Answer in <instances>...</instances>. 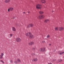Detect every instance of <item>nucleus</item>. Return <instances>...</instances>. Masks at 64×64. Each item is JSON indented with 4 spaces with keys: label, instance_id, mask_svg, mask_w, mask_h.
<instances>
[{
    "label": "nucleus",
    "instance_id": "obj_1",
    "mask_svg": "<svg viewBox=\"0 0 64 64\" xmlns=\"http://www.w3.org/2000/svg\"><path fill=\"white\" fill-rule=\"evenodd\" d=\"M36 8L37 9H41V5L40 4H38L36 5Z\"/></svg>",
    "mask_w": 64,
    "mask_h": 64
},
{
    "label": "nucleus",
    "instance_id": "obj_2",
    "mask_svg": "<svg viewBox=\"0 0 64 64\" xmlns=\"http://www.w3.org/2000/svg\"><path fill=\"white\" fill-rule=\"evenodd\" d=\"M33 24H29L27 26V28H29V27H32L33 26Z\"/></svg>",
    "mask_w": 64,
    "mask_h": 64
},
{
    "label": "nucleus",
    "instance_id": "obj_3",
    "mask_svg": "<svg viewBox=\"0 0 64 64\" xmlns=\"http://www.w3.org/2000/svg\"><path fill=\"white\" fill-rule=\"evenodd\" d=\"M21 41V39L19 38H18L16 39L17 42H20Z\"/></svg>",
    "mask_w": 64,
    "mask_h": 64
},
{
    "label": "nucleus",
    "instance_id": "obj_4",
    "mask_svg": "<svg viewBox=\"0 0 64 64\" xmlns=\"http://www.w3.org/2000/svg\"><path fill=\"white\" fill-rule=\"evenodd\" d=\"M60 31H63L64 30V28L63 27H60L59 28Z\"/></svg>",
    "mask_w": 64,
    "mask_h": 64
},
{
    "label": "nucleus",
    "instance_id": "obj_5",
    "mask_svg": "<svg viewBox=\"0 0 64 64\" xmlns=\"http://www.w3.org/2000/svg\"><path fill=\"white\" fill-rule=\"evenodd\" d=\"M30 38H33L34 37V36L31 34H30Z\"/></svg>",
    "mask_w": 64,
    "mask_h": 64
},
{
    "label": "nucleus",
    "instance_id": "obj_6",
    "mask_svg": "<svg viewBox=\"0 0 64 64\" xmlns=\"http://www.w3.org/2000/svg\"><path fill=\"white\" fill-rule=\"evenodd\" d=\"M10 2V0H5V3H9Z\"/></svg>",
    "mask_w": 64,
    "mask_h": 64
},
{
    "label": "nucleus",
    "instance_id": "obj_7",
    "mask_svg": "<svg viewBox=\"0 0 64 64\" xmlns=\"http://www.w3.org/2000/svg\"><path fill=\"white\" fill-rule=\"evenodd\" d=\"M40 2L41 3H45V0H40Z\"/></svg>",
    "mask_w": 64,
    "mask_h": 64
},
{
    "label": "nucleus",
    "instance_id": "obj_8",
    "mask_svg": "<svg viewBox=\"0 0 64 64\" xmlns=\"http://www.w3.org/2000/svg\"><path fill=\"white\" fill-rule=\"evenodd\" d=\"M34 44V42H29L28 43V44L30 45H32V44Z\"/></svg>",
    "mask_w": 64,
    "mask_h": 64
},
{
    "label": "nucleus",
    "instance_id": "obj_9",
    "mask_svg": "<svg viewBox=\"0 0 64 64\" xmlns=\"http://www.w3.org/2000/svg\"><path fill=\"white\" fill-rule=\"evenodd\" d=\"M12 30L13 31H15L16 30V29L14 27H12Z\"/></svg>",
    "mask_w": 64,
    "mask_h": 64
},
{
    "label": "nucleus",
    "instance_id": "obj_10",
    "mask_svg": "<svg viewBox=\"0 0 64 64\" xmlns=\"http://www.w3.org/2000/svg\"><path fill=\"white\" fill-rule=\"evenodd\" d=\"M30 34L31 33L30 32L27 33L26 34V36H30Z\"/></svg>",
    "mask_w": 64,
    "mask_h": 64
},
{
    "label": "nucleus",
    "instance_id": "obj_11",
    "mask_svg": "<svg viewBox=\"0 0 64 64\" xmlns=\"http://www.w3.org/2000/svg\"><path fill=\"white\" fill-rule=\"evenodd\" d=\"M17 61L18 63H21V60L19 59H18L17 60Z\"/></svg>",
    "mask_w": 64,
    "mask_h": 64
},
{
    "label": "nucleus",
    "instance_id": "obj_12",
    "mask_svg": "<svg viewBox=\"0 0 64 64\" xmlns=\"http://www.w3.org/2000/svg\"><path fill=\"white\" fill-rule=\"evenodd\" d=\"M40 18H44V15H42L41 16H39Z\"/></svg>",
    "mask_w": 64,
    "mask_h": 64
},
{
    "label": "nucleus",
    "instance_id": "obj_13",
    "mask_svg": "<svg viewBox=\"0 0 64 64\" xmlns=\"http://www.w3.org/2000/svg\"><path fill=\"white\" fill-rule=\"evenodd\" d=\"M37 58H34L32 60L33 61H37Z\"/></svg>",
    "mask_w": 64,
    "mask_h": 64
},
{
    "label": "nucleus",
    "instance_id": "obj_14",
    "mask_svg": "<svg viewBox=\"0 0 64 64\" xmlns=\"http://www.w3.org/2000/svg\"><path fill=\"white\" fill-rule=\"evenodd\" d=\"M49 20L48 19L44 21L45 22H49Z\"/></svg>",
    "mask_w": 64,
    "mask_h": 64
},
{
    "label": "nucleus",
    "instance_id": "obj_15",
    "mask_svg": "<svg viewBox=\"0 0 64 64\" xmlns=\"http://www.w3.org/2000/svg\"><path fill=\"white\" fill-rule=\"evenodd\" d=\"M40 14H43L44 12L42 11H40L39 12Z\"/></svg>",
    "mask_w": 64,
    "mask_h": 64
},
{
    "label": "nucleus",
    "instance_id": "obj_16",
    "mask_svg": "<svg viewBox=\"0 0 64 64\" xmlns=\"http://www.w3.org/2000/svg\"><path fill=\"white\" fill-rule=\"evenodd\" d=\"M45 50V48H42V51H44Z\"/></svg>",
    "mask_w": 64,
    "mask_h": 64
},
{
    "label": "nucleus",
    "instance_id": "obj_17",
    "mask_svg": "<svg viewBox=\"0 0 64 64\" xmlns=\"http://www.w3.org/2000/svg\"><path fill=\"white\" fill-rule=\"evenodd\" d=\"M10 11H13V8H10Z\"/></svg>",
    "mask_w": 64,
    "mask_h": 64
},
{
    "label": "nucleus",
    "instance_id": "obj_18",
    "mask_svg": "<svg viewBox=\"0 0 64 64\" xmlns=\"http://www.w3.org/2000/svg\"><path fill=\"white\" fill-rule=\"evenodd\" d=\"M0 62H2V63L3 64H4V62L2 60H1L0 61Z\"/></svg>",
    "mask_w": 64,
    "mask_h": 64
},
{
    "label": "nucleus",
    "instance_id": "obj_19",
    "mask_svg": "<svg viewBox=\"0 0 64 64\" xmlns=\"http://www.w3.org/2000/svg\"><path fill=\"white\" fill-rule=\"evenodd\" d=\"M58 62H61L62 61V60L60 59H59L58 60Z\"/></svg>",
    "mask_w": 64,
    "mask_h": 64
},
{
    "label": "nucleus",
    "instance_id": "obj_20",
    "mask_svg": "<svg viewBox=\"0 0 64 64\" xmlns=\"http://www.w3.org/2000/svg\"><path fill=\"white\" fill-rule=\"evenodd\" d=\"M3 55H4V54L3 53H1L0 56L2 57H3Z\"/></svg>",
    "mask_w": 64,
    "mask_h": 64
},
{
    "label": "nucleus",
    "instance_id": "obj_21",
    "mask_svg": "<svg viewBox=\"0 0 64 64\" xmlns=\"http://www.w3.org/2000/svg\"><path fill=\"white\" fill-rule=\"evenodd\" d=\"M55 29L56 30H58V28L57 27H56L55 28Z\"/></svg>",
    "mask_w": 64,
    "mask_h": 64
},
{
    "label": "nucleus",
    "instance_id": "obj_22",
    "mask_svg": "<svg viewBox=\"0 0 64 64\" xmlns=\"http://www.w3.org/2000/svg\"><path fill=\"white\" fill-rule=\"evenodd\" d=\"M64 52H60V55H62V54H64Z\"/></svg>",
    "mask_w": 64,
    "mask_h": 64
},
{
    "label": "nucleus",
    "instance_id": "obj_23",
    "mask_svg": "<svg viewBox=\"0 0 64 64\" xmlns=\"http://www.w3.org/2000/svg\"><path fill=\"white\" fill-rule=\"evenodd\" d=\"M10 37H12V36H13V34H10Z\"/></svg>",
    "mask_w": 64,
    "mask_h": 64
},
{
    "label": "nucleus",
    "instance_id": "obj_24",
    "mask_svg": "<svg viewBox=\"0 0 64 64\" xmlns=\"http://www.w3.org/2000/svg\"><path fill=\"white\" fill-rule=\"evenodd\" d=\"M49 37H50V36H49V35H48L47 36V38H49Z\"/></svg>",
    "mask_w": 64,
    "mask_h": 64
},
{
    "label": "nucleus",
    "instance_id": "obj_25",
    "mask_svg": "<svg viewBox=\"0 0 64 64\" xmlns=\"http://www.w3.org/2000/svg\"><path fill=\"white\" fill-rule=\"evenodd\" d=\"M10 62L11 63H12L13 62V61L12 60H10Z\"/></svg>",
    "mask_w": 64,
    "mask_h": 64
},
{
    "label": "nucleus",
    "instance_id": "obj_26",
    "mask_svg": "<svg viewBox=\"0 0 64 64\" xmlns=\"http://www.w3.org/2000/svg\"><path fill=\"white\" fill-rule=\"evenodd\" d=\"M2 57L1 55L0 56V59H2Z\"/></svg>",
    "mask_w": 64,
    "mask_h": 64
},
{
    "label": "nucleus",
    "instance_id": "obj_27",
    "mask_svg": "<svg viewBox=\"0 0 64 64\" xmlns=\"http://www.w3.org/2000/svg\"><path fill=\"white\" fill-rule=\"evenodd\" d=\"M10 8H9L8 9V12H10Z\"/></svg>",
    "mask_w": 64,
    "mask_h": 64
},
{
    "label": "nucleus",
    "instance_id": "obj_28",
    "mask_svg": "<svg viewBox=\"0 0 64 64\" xmlns=\"http://www.w3.org/2000/svg\"><path fill=\"white\" fill-rule=\"evenodd\" d=\"M39 51H42V48L40 49Z\"/></svg>",
    "mask_w": 64,
    "mask_h": 64
},
{
    "label": "nucleus",
    "instance_id": "obj_29",
    "mask_svg": "<svg viewBox=\"0 0 64 64\" xmlns=\"http://www.w3.org/2000/svg\"><path fill=\"white\" fill-rule=\"evenodd\" d=\"M15 64H16V61H15L14 62Z\"/></svg>",
    "mask_w": 64,
    "mask_h": 64
},
{
    "label": "nucleus",
    "instance_id": "obj_30",
    "mask_svg": "<svg viewBox=\"0 0 64 64\" xmlns=\"http://www.w3.org/2000/svg\"><path fill=\"white\" fill-rule=\"evenodd\" d=\"M56 60H55V59H54L53 60V61H55Z\"/></svg>",
    "mask_w": 64,
    "mask_h": 64
},
{
    "label": "nucleus",
    "instance_id": "obj_31",
    "mask_svg": "<svg viewBox=\"0 0 64 64\" xmlns=\"http://www.w3.org/2000/svg\"><path fill=\"white\" fill-rule=\"evenodd\" d=\"M35 55L34 54H32V55Z\"/></svg>",
    "mask_w": 64,
    "mask_h": 64
},
{
    "label": "nucleus",
    "instance_id": "obj_32",
    "mask_svg": "<svg viewBox=\"0 0 64 64\" xmlns=\"http://www.w3.org/2000/svg\"><path fill=\"white\" fill-rule=\"evenodd\" d=\"M45 42L44 41H42V42H43V43H44Z\"/></svg>",
    "mask_w": 64,
    "mask_h": 64
},
{
    "label": "nucleus",
    "instance_id": "obj_33",
    "mask_svg": "<svg viewBox=\"0 0 64 64\" xmlns=\"http://www.w3.org/2000/svg\"><path fill=\"white\" fill-rule=\"evenodd\" d=\"M48 64H52V63H48Z\"/></svg>",
    "mask_w": 64,
    "mask_h": 64
},
{
    "label": "nucleus",
    "instance_id": "obj_34",
    "mask_svg": "<svg viewBox=\"0 0 64 64\" xmlns=\"http://www.w3.org/2000/svg\"><path fill=\"white\" fill-rule=\"evenodd\" d=\"M28 13H30V12H28Z\"/></svg>",
    "mask_w": 64,
    "mask_h": 64
},
{
    "label": "nucleus",
    "instance_id": "obj_35",
    "mask_svg": "<svg viewBox=\"0 0 64 64\" xmlns=\"http://www.w3.org/2000/svg\"><path fill=\"white\" fill-rule=\"evenodd\" d=\"M23 13H24L25 14V12H23Z\"/></svg>",
    "mask_w": 64,
    "mask_h": 64
},
{
    "label": "nucleus",
    "instance_id": "obj_36",
    "mask_svg": "<svg viewBox=\"0 0 64 64\" xmlns=\"http://www.w3.org/2000/svg\"><path fill=\"white\" fill-rule=\"evenodd\" d=\"M49 45H50H50H51V44H50Z\"/></svg>",
    "mask_w": 64,
    "mask_h": 64
},
{
    "label": "nucleus",
    "instance_id": "obj_37",
    "mask_svg": "<svg viewBox=\"0 0 64 64\" xmlns=\"http://www.w3.org/2000/svg\"><path fill=\"white\" fill-rule=\"evenodd\" d=\"M52 12H54V11H53V10H52Z\"/></svg>",
    "mask_w": 64,
    "mask_h": 64
},
{
    "label": "nucleus",
    "instance_id": "obj_38",
    "mask_svg": "<svg viewBox=\"0 0 64 64\" xmlns=\"http://www.w3.org/2000/svg\"><path fill=\"white\" fill-rule=\"evenodd\" d=\"M14 18H13L12 19H14Z\"/></svg>",
    "mask_w": 64,
    "mask_h": 64
}]
</instances>
